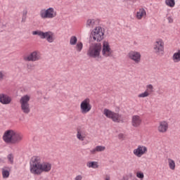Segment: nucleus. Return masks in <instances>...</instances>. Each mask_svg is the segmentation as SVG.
I'll list each match as a JSON object with an SVG mask.
<instances>
[{
	"label": "nucleus",
	"instance_id": "nucleus-8",
	"mask_svg": "<svg viewBox=\"0 0 180 180\" xmlns=\"http://www.w3.org/2000/svg\"><path fill=\"white\" fill-rule=\"evenodd\" d=\"M91 109L92 105H91V99L89 98H85L80 103V110L83 115L91 112Z\"/></svg>",
	"mask_w": 180,
	"mask_h": 180
},
{
	"label": "nucleus",
	"instance_id": "nucleus-39",
	"mask_svg": "<svg viewBox=\"0 0 180 180\" xmlns=\"http://www.w3.org/2000/svg\"><path fill=\"white\" fill-rule=\"evenodd\" d=\"M33 67H34L33 65H29V64L27 65V68H28L29 70H32Z\"/></svg>",
	"mask_w": 180,
	"mask_h": 180
},
{
	"label": "nucleus",
	"instance_id": "nucleus-16",
	"mask_svg": "<svg viewBox=\"0 0 180 180\" xmlns=\"http://www.w3.org/2000/svg\"><path fill=\"white\" fill-rule=\"evenodd\" d=\"M159 133H167L168 131V122L167 121H161L158 126Z\"/></svg>",
	"mask_w": 180,
	"mask_h": 180
},
{
	"label": "nucleus",
	"instance_id": "nucleus-1",
	"mask_svg": "<svg viewBox=\"0 0 180 180\" xmlns=\"http://www.w3.org/2000/svg\"><path fill=\"white\" fill-rule=\"evenodd\" d=\"M52 165L49 162H41V158L34 156L30 161V171L32 175H41L43 172H50Z\"/></svg>",
	"mask_w": 180,
	"mask_h": 180
},
{
	"label": "nucleus",
	"instance_id": "nucleus-22",
	"mask_svg": "<svg viewBox=\"0 0 180 180\" xmlns=\"http://www.w3.org/2000/svg\"><path fill=\"white\" fill-rule=\"evenodd\" d=\"M98 21L95 19H89L86 22V27L93 28L96 26Z\"/></svg>",
	"mask_w": 180,
	"mask_h": 180
},
{
	"label": "nucleus",
	"instance_id": "nucleus-14",
	"mask_svg": "<svg viewBox=\"0 0 180 180\" xmlns=\"http://www.w3.org/2000/svg\"><path fill=\"white\" fill-rule=\"evenodd\" d=\"M30 101V96L25 95L23 96V113H30V105H29Z\"/></svg>",
	"mask_w": 180,
	"mask_h": 180
},
{
	"label": "nucleus",
	"instance_id": "nucleus-33",
	"mask_svg": "<svg viewBox=\"0 0 180 180\" xmlns=\"http://www.w3.org/2000/svg\"><path fill=\"white\" fill-rule=\"evenodd\" d=\"M136 176L137 178H139V179H144V173L142 172H136Z\"/></svg>",
	"mask_w": 180,
	"mask_h": 180
},
{
	"label": "nucleus",
	"instance_id": "nucleus-20",
	"mask_svg": "<svg viewBox=\"0 0 180 180\" xmlns=\"http://www.w3.org/2000/svg\"><path fill=\"white\" fill-rule=\"evenodd\" d=\"M106 150V147L103 146H97L95 148L90 150L91 154H96L97 153H101L102 151H105Z\"/></svg>",
	"mask_w": 180,
	"mask_h": 180
},
{
	"label": "nucleus",
	"instance_id": "nucleus-30",
	"mask_svg": "<svg viewBox=\"0 0 180 180\" xmlns=\"http://www.w3.org/2000/svg\"><path fill=\"white\" fill-rule=\"evenodd\" d=\"M43 33H44V32H42V31H34V32H32V34L34 36H36V35L39 36V37H41V39H42V37H43Z\"/></svg>",
	"mask_w": 180,
	"mask_h": 180
},
{
	"label": "nucleus",
	"instance_id": "nucleus-3",
	"mask_svg": "<svg viewBox=\"0 0 180 180\" xmlns=\"http://www.w3.org/2000/svg\"><path fill=\"white\" fill-rule=\"evenodd\" d=\"M103 115L108 119H111L115 123H124L123 116L117 112H112V110L105 108Z\"/></svg>",
	"mask_w": 180,
	"mask_h": 180
},
{
	"label": "nucleus",
	"instance_id": "nucleus-6",
	"mask_svg": "<svg viewBox=\"0 0 180 180\" xmlns=\"http://www.w3.org/2000/svg\"><path fill=\"white\" fill-rule=\"evenodd\" d=\"M41 19H54L57 16V11L54 8H42L39 12Z\"/></svg>",
	"mask_w": 180,
	"mask_h": 180
},
{
	"label": "nucleus",
	"instance_id": "nucleus-15",
	"mask_svg": "<svg viewBox=\"0 0 180 180\" xmlns=\"http://www.w3.org/2000/svg\"><path fill=\"white\" fill-rule=\"evenodd\" d=\"M41 39H46L48 43H53V41L56 40V38L54 37V32L51 31L43 32Z\"/></svg>",
	"mask_w": 180,
	"mask_h": 180
},
{
	"label": "nucleus",
	"instance_id": "nucleus-19",
	"mask_svg": "<svg viewBox=\"0 0 180 180\" xmlns=\"http://www.w3.org/2000/svg\"><path fill=\"white\" fill-rule=\"evenodd\" d=\"M86 138V134H85V131L81 129H77V139H78L79 141H84V140H85Z\"/></svg>",
	"mask_w": 180,
	"mask_h": 180
},
{
	"label": "nucleus",
	"instance_id": "nucleus-42",
	"mask_svg": "<svg viewBox=\"0 0 180 180\" xmlns=\"http://www.w3.org/2000/svg\"><path fill=\"white\" fill-rule=\"evenodd\" d=\"M0 162H1V159H0Z\"/></svg>",
	"mask_w": 180,
	"mask_h": 180
},
{
	"label": "nucleus",
	"instance_id": "nucleus-35",
	"mask_svg": "<svg viewBox=\"0 0 180 180\" xmlns=\"http://www.w3.org/2000/svg\"><path fill=\"white\" fill-rule=\"evenodd\" d=\"M168 23H174V18L172 15H169L167 18Z\"/></svg>",
	"mask_w": 180,
	"mask_h": 180
},
{
	"label": "nucleus",
	"instance_id": "nucleus-25",
	"mask_svg": "<svg viewBox=\"0 0 180 180\" xmlns=\"http://www.w3.org/2000/svg\"><path fill=\"white\" fill-rule=\"evenodd\" d=\"M75 49L77 51V53H81L82 51V49H84V44H82V41H78L75 44Z\"/></svg>",
	"mask_w": 180,
	"mask_h": 180
},
{
	"label": "nucleus",
	"instance_id": "nucleus-24",
	"mask_svg": "<svg viewBox=\"0 0 180 180\" xmlns=\"http://www.w3.org/2000/svg\"><path fill=\"white\" fill-rule=\"evenodd\" d=\"M167 162H168L169 168L172 169V171H174L175 167H176L175 160L171 158H168Z\"/></svg>",
	"mask_w": 180,
	"mask_h": 180
},
{
	"label": "nucleus",
	"instance_id": "nucleus-10",
	"mask_svg": "<svg viewBox=\"0 0 180 180\" xmlns=\"http://www.w3.org/2000/svg\"><path fill=\"white\" fill-rule=\"evenodd\" d=\"M128 58L134 61L135 64H140L141 62V53L139 51H131L127 55Z\"/></svg>",
	"mask_w": 180,
	"mask_h": 180
},
{
	"label": "nucleus",
	"instance_id": "nucleus-2",
	"mask_svg": "<svg viewBox=\"0 0 180 180\" xmlns=\"http://www.w3.org/2000/svg\"><path fill=\"white\" fill-rule=\"evenodd\" d=\"M3 141L6 144H18L22 141V135L13 129H7L3 134Z\"/></svg>",
	"mask_w": 180,
	"mask_h": 180
},
{
	"label": "nucleus",
	"instance_id": "nucleus-29",
	"mask_svg": "<svg viewBox=\"0 0 180 180\" xmlns=\"http://www.w3.org/2000/svg\"><path fill=\"white\" fill-rule=\"evenodd\" d=\"M9 171L6 170L5 169H2V176L3 178L6 179V178H9Z\"/></svg>",
	"mask_w": 180,
	"mask_h": 180
},
{
	"label": "nucleus",
	"instance_id": "nucleus-41",
	"mask_svg": "<svg viewBox=\"0 0 180 180\" xmlns=\"http://www.w3.org/2000/svg\"><path fill=\"white\" fill-rule=\"evenodd\" d=\"M131 1L132 2H136L137 0H129Z\"/></svg>",
	"mask_w": 180,
	"mask_h": 180
},
{
	"label": "nucleus",
	"instance_id": "nucleus-9",
	"mask_svg": "<svg viewBox=\"0 0 180 180\" xmlns=\"http://www.w3.org/2000/svg\"><path fill=\"white\" fill-rule=\"evenodd\" d=\"M24 60L25 61H39V60H41V53H40V51H34L32 53H30L29 55L25 56L24 58Z\"/></svg>",
	"mask_w": 180,
	"mask_h": 180
},
{
	"label": "nucleus",
	"instance_id": "nucleus-27",
	"mask_svg": "<svg viewBox=\"0 0 180 180\" xmlns=\"http://www.w3.org/2000/svg\"><path fill=\"white\" fill-rule=\"evenodd\" d=\"M149 95H151L154 92V86L153 84L146 85V89L145 90Z\"/></svg>",
	"mask_w": 180,
	"mask_h": 180
},
{
	"label": "nucleus",
	"instance_id": "nucleus-11",
	"mask_svg": "<svg viewBox=\"0 0 180 180\" xmlns=\"http://www.w3.org/2000/svg\"><path fill=\"white\" fill-rule=\"evenodd\" d=\"M148 151V148L146 146L143 145H139L133 150V154L135 155L136 157L140 158L144 155V154H147Z\"/></svg>",
	"mask_w": 180,
	"mask_h": 180
},
{
	"label": "nucleus",
	"instance_id": "nucleus-5",
	"mask_svg": "<svg viewBox=\"0 0 180 180\" xmlns=\"http://www.w3.org/2000/svg\"><path fill=\"white\" fill-rule=\"evenodd\" d=\"M105 36V29L102 27H96L91 33L90 37L94 41H102Z\"/></svg>",
	"mask_w": 180,
	"mask_h": 180
},
{
	"label": "nucleus",
	"instance_id": "nucleus-40",
	"mask_svg": "<svg viewBox=\"0 0 180 180\" xmlns=\"http://www.w3.org/2000/svg\"><path fill=\"white\" fill-rule=\"evenodd\" d=\"M122 180H129V179H127V177H126V176H123Z\"/></svg>",
	"mask_w": 180,
	"mask_h": 180
},
{
	"label": "nucleus",
	"instance_id": "nucleus-13",
	"mask_svg": "<svg viewBox=\"0 0 180 180\" xmlns=\"http://www.w3.org/2000/svg\"><path fill=\"white\" fill-rule=\"evenodd\" d=\"M0 103L1 105H10L12 103V97L6 94H0Z\"/></svg>",
	"mask_w": 180,
	"mask_h": 180
},
{
	"label": "nucleus",
	"instance_id": "nucleus-31",
	"mask_svg": "<svg viewBox=\"0 0 180 180\" xmlns=\"http://www.w3.org/2000/svg\"><path fill=\"white\" fill-rule=\"evenodd\" d=\"M148 96H150V94H148L146 91L138 95V98H147Z\"/></svg>",
	"mask_w": 180,
	"mask_h": 180
},
{
	"label": "nucleus",
	"instance_id": "nucleus-26",
	"mask_svg": "<svg viewBox=\"0 0 180 180\" xmlns=\"http://www.w3.org/2000/svg\"><path fill=\"white\" fill-rule=\"evenodd\" d=\"M165 4L169 8H174L175 6V0H165Z\"/></svg>",
	"mask_w": 180,
	"mask_h": 180
},
{
	"label": "nucleus",
	"instance_id": "nucleus-18",
	"mask_svg": "<svg viewBox=\"0 0 180 180\" xmlns=\"http://www.w3.org/2000/svg\"><path fill=\"white\" fill-rule=\"evenodd\" d=\"M143 120L139 115H134L131 118V124L134 127H139L141 124Z\"/></svg>",
	"mask_w": 180,
	"mask_h": 180
},
{
	"label": "nucleus",
	"instance_id": "nucleus-12",
	"mask_svg": "<svg viewBox=\"0 0 180 180\" xmlns=\"http://www.w3.org/2000/svg\"><path fill=\"white\" fill-rule=\"evenodd\" d=\"M113 51L110 49V44L109 42L104 41L103 42L102 54L103 57H112Z\"/></svg>",
	"mask_w": 180,
	"mask_h": 180
},
{
	"label": "nucleus",
	"instance_id": "nucleus-36",
	"mask_svg": "<svg viewBox=\"0 0 180 180\" xmlns=\"http://www.w3.org/2000/svg\"><path fill=\"white\" fill-rule=\"evenodd\" d=\"M75 180H82V175H77L75 176Z\"/></svg>",
	"mask_w": 180,
	"mask_h": 180
},
{
	"label": "nucleus",
	"instance_id": "nucleus-23",
	"mask_svg": "<svg viewBox=\"0 0 180 180\" xmlns=\"http://www.w3.org/2000/svg\"><path fill=\"white\" fill-rule=\"evenodd\" d=\"M86 167H88V168H93L94 169H96V168H99V165L98 164V162H88L86 163Z\"/></svg>",
	"mask_w": 180,
	"mask_h": 180
},
{
	"label": "nucleus",
	"instance_id": "nucleus-38",
	"mask_svg": "<svg viewBox=\"0 0 180 180\" xmlns=\"http://www.w3.org/2000/svg\"><path fill=\"white\" fill-rule=\"evenodd\" d=\"M104 180H110V176H109V175L107 174V175L105 176Z\"/></svg>",
	"mask_w": 180,
	"mask_h": 180
},
{
	"label": "nucleus",
	"instance_id": "nucleus-4",
	"mask_svg": "<svg viewBox=\"0 0 180 180\" xmlns=\"http://www.w3.org/2000/svg\"><path fill=\"white\" fill-rule=\"evenodd\" d=\"M102 51V45L101 44H92L89 46L87 51V56L91 58H98Z\"/></svg>",
	"mask_w": 180,
	"mask_h": 180
},
{
	"label": "nucleus",
	"instance_id": "nucleus-28",
	"mask_svg": "<svg viewBox=\"0 0 180 180\" xmlns=\"http://www.w3.org/2000/svg\"><path fill=\"white\" fill-rule=\"evenodd\" d=\"M78 41V38L75 36H72L70 39V46H75Z\"/></svg>",
	"mask_w": 180,
	"mask_h": 180
},
{
	"label": "nucleus",
	"instance_id": "nucleus-7",
	"mask_svg": "<svg viewBox=\"0 0 180 180\" xmlns=\"http://www.w3.org/2000/svg\"><path fill=\"white\" fill-rule=\"evenodd\" d=\"M164 41L162 39H158L153 44V51L156 56L162 57L164 56Z\"/></svg>",
	"mask_w": 180,
	"mask_h": 180
},
{
	"label": "nucleus",
	"instance_id": "nucleus-17",
	"mask_svg": "<svg viewBox=\"0 0 180 180\" xmlns=\"http://www.w3.org/2000/svg\"><path fill=\"white\" fill-rule=\"evenodd\" d=\"M147 16V11L143 8H140L136 11V18L138 20H141L143 18H146Z\"/></svg>",
	"mask_w": 180,
	"mask_h": 180
},
{
	"label": "nucleus",
	"instance_id": "nucleus-34",
	"mask_svg": "<svg viewBox=\"0 0 180 180\" xmlns=\"http://www.w3.org/2000/svg\"><path fill=\"white\" fill-rule=\"evenodd\" d=\"M5 79V72L4 71H0V82Z\"/></svg>",
	"mask_w": 180,
	"mask_h": 180
},
{
	"label": "nucleus",
	"instance_id": "nucleus-21",
	"mask_svg": "<svg viewBox=\"0 0 180 180\" xmlns=\"http://www.w3.org/2000/svg\"><path fill=\"white\" fill-rule=\"evenodd\" d=\"M172 60L173 63H180V49L177 50V51L173 54Z\"/></svg>",
	"mask_w": 180,
	"mask_h": 180
},
{
	"label": "nucleus",
	"instance_id": "nucleus-37",
	"mask_svg": "<svg viewBox=\"0 0 180 180\" xmlns=\"http://www.w3.org/2000/svg\"><path fill=\"white\" fill-rule=\"evenodd\" d=\"M20 102L21 103V109H23V97L20 98Z\"/></svg>",
	"mask_w": 180,
	"mask_h": 180
},
{
	"label": "nucleus",
	"instance_id": "nucleus-32",
	"mask_svg": "<svg viewBox=\"0 0 180 180\" xmlns=\"http://www.w3.org/2000/svg\"><path fill=\"white\" fill-rule=\"evenodd\" d=\"M7 160H8L9 164H13V155H12V154L8 155Z\"/></svg>",
	"mask_w": 180,
	"mask_h": 180
}]
</instances>
